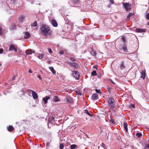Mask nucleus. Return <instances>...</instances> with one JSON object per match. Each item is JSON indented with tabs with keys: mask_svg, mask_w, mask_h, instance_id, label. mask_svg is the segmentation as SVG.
Masks as SVG:
<instances>
[{
	"mask_svg": "<svg viewBox=\"0 0 149 149\" xmlns=\"http://www.w3.org/2000/svg\"><path fill=\"white\" fill-rule=\"evenodd\" d=\"M41 33L45 36L50 34V28L47 25H43L40 29Z\"/></svg>",
	"mask_w": 149,
	"mask_h": 149,
	"instance_id": "1",
	"label": "nucleus"
},
{
	"mask_svg": "<svg viewBox=\"0 0 149 149\" xmlns=\"http://www.w3.org/2000/svg\"><path fill=\"white\" fill-rule=\"evenodd\" d=\"M11 8L15 9L20 6L22 4L21 0H11Z\"/></svg>",
	"mask_w": 149,
	"mask_h": 149,
	"instance_id": "2",
	"label": "nucleus"
},
{
	"mask_svg": "<svg viewBox=\"0 0 149 149\" xmlns=\"http://www.w3.org/2000/svg\"><path fill=\"white\" fill-rule=\"evenodd\" d=\"M108 104L109 107L112 109H113L115 107V103L114 99L112 98H108L107 100Z\"/></svg>",
	"mask_w": 149,
	"mask_h": 149,
	"instance_id": "3",
	"label": "nucleus"
},
{
	"mask_svg": "<svg viewBox=\"0 0 149 149\" xmlns=\"http://www.w3.org/2000/svg\"><path fill=\"white\" fill-rule=\"evenodd\" d=\"M123 5L126 11H130L131 9V4L129 3H123Z\"/></svg>",
	"mask_w": 149,
	"mask_h": 149,
	"instance_id": "4",
	"label": "nucleus"
},
{
	"mask_svg": "<svg viewBox=\"0 0 149 149\" xmlns=\"http://www.w3.org/2000/svg\"><path fill=\"white\" fill-rule=\"evenodd\" d=\"M27 93H30L31 92H32V95L34 99L36 100L38 98V95L37 94L33 91L31 90H28L26 91Z\"/></svg>",
	"mask_w": 149,
	"mask_h": 149,
	"instance_id": "5",
	"label": "nucleus"
},
{
	"mask_svg": "<svg viewBox=\"0 0 149 149\" xmlns=\"http://www.w3.org/2000/svg\"><path fill=\"white\" fill-rule=\"evenodd\" d=\"M72 75L76 79H78L79 77V73L77 71H72Z\"/></svg>",
	"mask_w": 149,
	"mask_h": 149,
	"instance_id": "6",
	"label": "nucleus"
},
{
	"mask_svg": "<svg viewBox=\"0 0 149 149\" xmlns=\"http://www.w3.org/2000/svg\"><path fill=\"white\" fill-rule=\"evenodd\" d=\"M8 50L9 51L14 50L15 52H17V48L13 44H11L10 45Z\"/></svg>",
	"mask_w": 149,
	"mask_h": 149,
	"instance_id": "7",
	"label": "nucleus"
},
{
	"mask_svg": "<svg viewBox=\"0 0 149 149\" xmlns=\"http://www.w3.org/2000/svg\"><path fill=\"white\" fill-rule=\"evenodd\" d=\"M31 36V35L30 33L28 32H24V38L25 39H27L30 38Z\"/></svg>",
	"mask_w": 149,
	"mask_h": 149,
	"instance_id": "8",
	"label": "nucleus"
},
{
	"mask_svg": "<svg viewBox=\"0 0 149 149\" xmlns=\"http://www.w3.org/2000/svg\"><path fill=\"white\" fill-rule=\"evenodd\" d=\"M25 52L27 54L29 55L31 54L32 53H35V51L31 49H28Z\"/></svg>",
	"mask_w": 149,
	"mask_h": 149,
	"instance_id": "9",
	"label": "nucleus"
},
{
	"mask_svg": "<svg viewBox=\"0 0 149 149\" xmlns=\"http://www.w3.org/2000/svg\"><path fill=\"white\" fill-rule=\"evenodd\" d=\"M146 30L145 29H140L139 28H136L135 31L138 33L145 32L146 31Z\"/></svg>",
	"mask_w": 149,
	"mask_h": 149,
	"instance_id": "10",
	"label": "nucleus"
},
{
	"mask_svg": "<svg viewBox=\"0 0 149 149\" xmlns=\"http://www.w3.org/2000/svg\"><path fill=\"white\" fill-rule=\"evenodd\" d=\"M51 23L52 25L54 27H57L58 26V24L56 20L53 19L51 21Z\"/></svg>",
	"mask_w": 149,
	"mask_h": 149,
	"instance_id": "11",
	"label": "nucleus"
},
{
	"mask_svg": "<svg viewBox=\"0 0 149 149\" xmlns=\"http://www.w3.org/2000/svg\"><path fill=\"white\" fill-rule=\"evenodd\" d=\"M50 98L49 96H47L43 98L42 100L43 101V103L44 104H46L47 102V100Z\"/></svg>",
	"mask_w": 149,
	"mask_h": 149,
	"instance_id": "12",
	"label": "nucleus"
},
{
	"mask_svg": "<svg viewBox=\"0 0 149 149\" xmlns=\"http://www.w3.org/2000/svg\"><path fill=\"white\" fill-rule=\"evenodd\" d=\"M69 63L71 65L76 68H77L79 66L78 64L77 63L70 62Z\"/></svg>",
	"mask_w": 149,
	"mask_h": 149,
	"instance_id": "13",
	"label": "nucleus"
},
{
	"mask_svg": "<svg viewBox=\"0 0 149 149\" xmlns=\"http://www.w3.org/2000/svg\"><path fill=\"white\" fill-rule=\"evenodd\" d=\"M55 118L53 116H52L49 118L48 120V122L51 123L52 124L54 122Z\"/></svg>",
	"mask_w": 149,
	"mask_h": 149,
	"instance_id": "14",
	"label": "nucleus"
},
{
	"mask_svg": "<svg viewBox=\"0 0 149 149\" xmlns=\"http://www.w3.org/2000/svg\"><path fill=\"white\" fill-rule=\"evenodd\" d=\"M91 98L93 100H97L98 98V95L96 93L92 95Z\"/></svg>",
	"mask_w": 149,
	"mask_h": 149,
	"instance_id": "15",
	"label": "nucleus"
},
{
	"mask_svg": "<svg viewBox=\"0 0 149 149\" xmlns=\"http://www.w3.org/2000/svg\"><path fill=\"white\" fill-rule=\"evenodd\" d=\"M60 100V99L57 96H54L53 99V101L55 102H57Z\"/></svg>",
	"mask_w": 149,
	"mask_h": 149,
	"instance_id": "16",
	"label": "nucleus"
},
{
	"mask_svg": "<svg viewBox=\"0 0 149 149\" xmlns=\"http://www.w3.org/2000/svg\"><path fill=\"white\" fill-rule=\"evenodd\" d=\"M120 69L121 70H123L125 68L124 63H123V62H121V64H120Z\"/></svg>",
	"mask_w": 149,
	"mask_h": 149,
	"instance_id": "17",
	"label": "nucleus"
},
{
	"mask_svg": "<svg viewBox=\"0 0 149 149\" xmlns=\"http://www.w3.org/2000/svg\"><path fill=\"white\" fill-rule=\"evenodd\" d=\"M141 76L140 77L141 78H142L143 79H144L145 77V73L143 71H142L141 72Z\"/></svg>",
	"mask_w": 149,
	"mask_h": 149,
	"instance_id": "18",
	"label": "nucleus"
},
{
	"mask_svg": "<svg viewBox=\"0 0 149 149\" xmlns=\"http://www.w3.org/2000/svg\"><path fill=\"white\" fill-rule=\"evenodd\" d=\"M123 126L125 129L126 130V132H127L128 131V129L127 127V123H123Z\"/></svg>",
	"mask_w": 149,
	"mask_h": 149,
	"instance_id": "19",
	"label": "nucleus"
},
{
	"mask_svg": "<svg viewBox=\"0 0 149 149\" xmlns=\"http://www.w3.org/2000/svg\"><path fill=\"white\" fill-rule=\"evenodd\" d=\"M10 29H16V26L15 24H12L10 26Z\"/></svg>",
	"mask_w": 149,
	"mask_h": 149,
	"instance_id": "20",
	"label": "nucleus"
},
{
	"mask_svg": "<svg viewBox=\"0 0 149 149\" xmlns=\"http://www.w3.org/2000/svg\"><path fill=\"white\" fill-rule=\"evenodd\" d=\"M91 54L93 56H95L96 55V53L95 51H94L93 49H91V50L90 51Z\"/></svg>",
	"mask_w": 149,
	"mask_h": 149,
	"instance_id": "21",
	"label": "nucleus"
},
{
	"mask_svg": "<svg viewBox=\"0 0 149 149\" xmlns=\"http://www.w3.org/2000/svg\"><path fill=\"white\" fill-rule=\"evenodd\" d=\"M49 68L53 74L56 73V72L52 67H49Z\"/></svg>",
	"mask_w": 149,
	"mask_h": 149,
	"instance_id": "22",
	"label": "nucleus"
},
{
	"mask_svg": "<svg viewBox=\"0 0 149 149\" xmlns=\"http://www.w3.org/2000/svg\"><path fill=\"white\" fill-rule=\"evenodd\" d=\"M84 113H86L87 114H88L91 117H92L93 116V114H91L90 113L88 112V110H87V109H85L84 110Z\"/></svg>",
	"mask_w": 149,
	"mask_h": 149,
	"instance_id": "23",
	"label": "nucleus"
},
{
	"mask_svg": "<svg viewBox=\"0 0 149 149\" xmlns=\"http://www.w3.org/2000/svg\"><path fill=\"white\" fill-rule=\"evenodd\" d=\"M13 129V127L11 126L10 125L8 128V130L10 132L12 131Z\"/></svg>",
	"mask_w": 149,
	"mask_h": 149,
	"instance_id": "24",
	"label": "nucleus"
},
{
	"mask_svg": "<svg viewBox=\"0 0 149 149\" xmlns=\"http://www.w3.org/2000/svg\"><path fill=\"white\" fill-rule=\"evenodd\" d=\"M97 75V74L96 73V71L95 70H93L92 72H91V75L93 76H96Z\"/></svg>",
	"mask_w": 149,
	"mask_h": 149,
	"instance_id": "25",
	"label": "nucleus"
},
{
	"mask_svg": "<svg viewBox=\"0 0 149 149\" xmlns=\"http://www.w3.org/2000/svg\"><path fill=\"white\" fill-rule=\"evenodd\" d=\"M67 101L70 103H71L72 102L73 100L72 98L70 97H68L67 98Z\"/></svg>",
	"mask_w": 149,
	"mask_h": 149,
	"instance_id": "26",
	"label": "nucleus"
},
{
	"mask_svg": "<svg viewBox=\"0 0 149 149\" xmlns=\"http://www.w3.org/2000/svg\"><path fill=\"white\" fill-rule=\"evenodd\" d=\"M134 14V12H131V13H130L128 15L127 17V19H129V18H130V17H131L132 15H133Z\"/></svg>",
	"mask_w": 149,
	"mask_h": 149,
	"instance_id": "27",
	"label": "nucleus"
},
{
	"mask_svg": "<svg viewBox=\"0 0 149 149\" xmlns=\"http://www.w3.org/2000/svg\"><path fill=\"white\" fill-rule=\"evenodd\" d=\"M77 146L75 144H72L70 146V148L72 149H75L77 147Z\"/></svg>",
	"mask_w": 149,
	"mask_h": 149,
	"instance_id": "28",
	"label": "nucleus"
},
{
	"mask_svg": "<svg viewBox=\"0 0 149 149\" xmlns=\"http://www.w3.org/2000/svg\"><path fill=\"white\" fill-rule=\"evenodd\" d=\"M25 18V16L24 15H22L19 18L20 21L21 22L23 21L24 20V19Z\"/></svg>",
	"mask_w": 149,
	"mask_h": 149,
	"instance_id": "29",
	"label": "nucleus"
},
{
	"mask_svg": "<svg viewBox=\"0 0 149 149\" xmlns=\"http://www.w3.org/2000/svg\"><path fill=\"white\" fill-rule=\"evenodd\" d=\"M37 26V22L36 21L34 22L33 23L31 24V26L33 27H35Z\"/></svg>",
	"mask_w": 149,
	"mask_h": 149,
	"instance_id": "30",
	"label": "nucleus"
},
{
	"mask_svg": "<svg viewBox=\"0 0 149 149\" xmlns=\"http://www.w3.org/2000/svg\"><path fill=\"white\" fill-rule=\"evenodd\" d=\"M123 49L125 52H127V47L125 46H124L123 47Z\"/></svg>",
	"mask_w": 149,
	"mask_h": 149,
	"instance_id": "31",
	"label": "nucleus"
},
{
	"mask_svg": "<svg viewBox=\"0 0 149 149\" xmlns=\"http://www.w3.org/2000/svg\"><path fill=\"white\" fill-rule=\"evenodd\" d=\"M3 33V29L1 25H0V35H1Z\"/></svg>",
	"mask_w": 149,
	"mask_h": 149,
	"instance_id": "32",
	"label": "nucleus"
},
{
	"mask_svg": "<svg viewBox=\"0 0 149 149\" xmlns=\"http://www.w3.org/2000/svg\"><path fill=\"white\" fill-rule=\"evenodd\" d=\"M109 122L112 124H114L115 123V121L113 119H111L109 120Z\"/></svg>",
	"mask_w": 149,
	"mask_h": 149,
	"instance_id": "33",
	"label": "nucleus"
},
{
	"mask_svg": "<svg viewBox=\"0 0 149 149\" xmlns=\"http://www.w3.org/2000/svg\"><path fill=\"white\" fill-rule=\"evenodd\" d=\"M44 56L42 54H39L38 56V57L40 59L42 58Z\"/></svg>",
	"mask_w": 149,
	"mask_h": 149,
	"instance_id": "34",
	"label": "nucleus"
},
{
	"mask_svg": "<svg viewBox=\"0 0 149 149\" xmlns=\"http://www.w3.org/2000/svg\"><path fill=\"white\" fill-rule=\"evenodd\" d=\"M95 91L97 93H100V94L102 93V92L100 91V89H96L95 90Z\"/></svg>",
	"mask_w": 149,
	"mask_h": 149,
	"instance_id": "35",
	"label": "nucleus"
},
{
	"mask_svg": "<svg viewBox=\"0 0 149 149\" xmlns=\"http://www.w3.org/2000/svg\"><path fill=\"white\" fill-rule=\"evenodd\" d=\"M136 135L137 136L138 138H139V137H141V136L142 134L140 133H137L136 134Z\"/></svg>",
	"mask_w": 149,
	"mask_h": 149,
	"instance_id": "36",
	"label": "nucleus"
},
{
	"mask_svg": "<svg viewBox=\"0 0 149 149\" xmlns=\"http://www.w3.org/2000/svg\"><path fill=\"white\" fill-rule=\"evenodd\" d=\"M74 4H76L79 3L80 2V0H74Z\"/></svg>",
	"mask_w": 149,
	"mask_h": 149,
	"instance_id": "37",
	"label": "nucleus"
},
{
	"mask_svg": "<svg viewBox=\"0 0 149 149\" xmlns=\"http://www.w3.org/2000/svg\"><path fill=\"white\" fill-rule=\"evenodd\" d=\"M64 147V145L63 144L61 143L60 145L59 148L60 149H63Z\"/></svg>",
	"mask_w": 149,
	"mask_h": 149,
	"instance_id": "38",
	"label": "nucleus"
},
{
	"mask_svg": "<svg viewBox=\"0 0 149 149\" xmlns=\"http://www.w3.org/2000/svg\"><path fill=\"white\" fill-rule=\"evenodd\" d=\"M18 93L20 95H24V93L23 91H19Z\"/></svg>",
	"mask_w": 149,
	"mask_h": 149,
	"instance_id": "39",
	"label": "nucleus"
},
{
	"mask_svg": "<svg viewBox=\"0 0 149 149\" xmlns=\"http://www.w3.org/2000/svg\"><path fill=\"white\" fill-rule=\"evenodd\" d=\"M64 52L63 50L60 51L59 54L61 55H62L64 54Z\"/></svg>",
	"mask_w": 149,
	"mask_h": 149,
	"instance_id": "40",
	"label": "nucleus"
},
{
	"mask_svg": "<svg viewBox=\"0 0 149 149\" xmlns=\"http://www.w3.org/2000/svg\"><path fill=\"white\" fill-rule=\"evenodd\" d=\"M70 59L74 62L76 61V60L74 58L72 57H70Z\"/></svg>",
	"mask_w": 149,
	"mask_h": 149,
	"instance_id": "41",
	"label": "nucleus"
},
{
	"mask_svg": "<svg viewBox=\"0 0 149 149\" xmlns=\"http://www.w3.org/2000/svg\"><path fill=\"white\" fill-rule=\"evenodd\" d=\"M146 17L147 19H149V13H148L146 15Z\"/></svg>",
	"mask_w": 149,
	"mask_h": 149,
	"instance_id": "42",
	"label": "nucleus"
},
{
	"mask_svg": "<svg viewBox=\"0 0 149 149\" xmlns=\"http://www.w3.org/2000/svg\"><path fill=\"white\" fill-rule=\"evenodd\" d=\"M48 52H49V53L50 54L52 53V51L51 49H48Z\"/></svg>",
	"mask_w": 149,
	"mask_h": 149,
	"instance_id": "43",
	"label": "nucleus"
},
{
	"mask_svg": "<svg viewBox=\"0 0 149 149\" xmlns=\"http://www.w3.org/2000/svg\"><path fill=\"white\" fill-rule=\"evenodd\" d=\"M145 147L146 148H149V144H147L146 145Z\"/></svg>",
	"mask_w": 149,
	"mask_h": 149,
	"instance_id": "44",
	"label": "nucleus"
},
{
	"mask_svg": "<svg viewBox=\"0 0 149 149\" xmlns=\"http://www.w3.org/2000/svg\"><path fill=\"white\" fill-rule=\"evenodd\" d=\"M3 49L2 48H1L0 49V54H1L3 52Z\"/></svg>",
	"mask_w": 149,
	"mask_h": 149,
	"instance_id": "45",
	"label": "nucleus"
},
{
	"mask_svg": "<svg viewBox=\"0 0 149 149\" xmlns=\"http://www.w3.org/2000/svg\"><path fill=\"white\" fill-rule=\"evenodd\" d=\"M122 39L123 41H125V38L124 37H122Z\"/></svg>",
	"mask_w": 149,
	"mask_h": 149,
	"instance_id": "46",
	"label": "nucleus"
},
{
	"mask_svg": "<svg viewBox=\"0 0 149 149\" xmlns=\"http://www.w3.org/2000/svg\"><path fill=\"white\" fill-rule=\"evenodd\" d=\"M111 89H112V88H108V91L109 92V93L110 92V91L111 90Z\"/></svg>",
	"mask_w": 149,
	"mask_h": 149,
	"instance_id": "47",
	"label": "nucleus"
},
{
	"mask_svg": "<svg viewBox=\"0 0 149 149\" xmlns=\"http://www.w3.org/2000/svg\"><path fill=\"white\" fill-rule=\"evenodd\" d=\"M102 146L104 148L105 146V145L104 143H102Z\"/></svg>",
	"mask_w": 149,
	"mask_h": 149,
	"instance_id": "48",
	"label": "nucleus"
},
{
	"mask_svg": "<svg viewBox=\"0 0 149 149\" xmlns=\"http://www.w3.org/2000/svg\"><path fill=\"white\" fill-rule=\"evenodd\" d=\"M29 73H32L33 72L31 69H29Z\"/></svg>",
	"mask_w": 149,
	"mask_h": 149,
	"instance_id": "49",
	"label": "nucleus"
},
{
	"mask_svg": "<svg viewBox=\"0 0 149 149\" xmlns=\"http://www.w3.org/2000/svg\"><path fill=\"white\" fill-rule=\"evenodd\" d=\"M37 77L39 79H40L41 80L42 79L41 77H40V75H38Z\"/></svg>",
	"mask_w": 149,
	"mask_h": 149,
	"instance_id": "50",
	"label": "nucleus"
},
{
	"mask_svg": "<svg viewBox=\"0 0 149 149\" xmlns=\"http://www.w3.org/2000/svg\"><path fill=\"white\" fill-rule=\"evenodd\" d=\"M110 2L111 3V4H113V0H109Z\"/></svg>",
	"mask_w": 149,
	"mask_h": 149,
	"instance_id": "51",
	"label": "nucleus"
},
{
	"mask_svg": "<svg viewBox=\"0 0 149 149\" xmlns=\"http://www.w3.org/2000/svg\"><path fill=\"white\" fill-rule=\"evenodd\" d=\"M47 146H49V145H50V143H49V142L47 143Z\"/></svg>",
	"mask_w": 149,
	"mask_h": 149,
	"instance_id": "52",
	"label": "nucleus"
},
{
	"mask_svg": "<svg viewBox=\"0 0 149 149\" xmlns=\"http://www.w3.org/2000/svg\"><path fill=\"white\" fill-rule=\"evenodd\" d=\"M15 77L13 76L12 78V80H13L15 79Z\"/></svg>",
	"mask_w": 149,
	"mask_h": 149,
	"instance_id": "53",
	"label": "nucleus"
},
{
	"mask_svg": "<svg viewBox=\"0 0 149 149\" xmlns=\"http://www.w3.org/2000/svg\"><path fill=\"white\" fill-rule=\"evenodd\" d=\"M131 106L132 107H133V108L134 107V105H133L132 104H131Z\"/></svg>",
	"mask_w": 149,
	"mask_h": 149,
	"instance_id": "54",
	"label": "nucleus"
},
{
	"mask_svg": "<svg viewBox=\"0 0 149 149\" xmlns=\"http://www.w3.org/2000/svg\"><path fill=\"white\" fill-rule=\"evenodd\" d=\"M47 63H49V64H50L51 63V61H48L47 62Z\"/></svg>",
	"mask_w": 149,
	"mask_h": 149,
	"instance_id": "55",
	"label": "nucleus"
},
{
	"mask_svg": "<svg viewBox=\"0 0 149 149\" xmlns=\"http://www.w3.org/2000/svg\"><path fill=\"white\" fill-rule=\"evenodd\" d=\"M93 67L94 68H96V69H97V66H93Z\"/></svg>",
	"mask_w": 149,
	"mask_h": 149,
	"instance_id": "56",
	"label": "nucleus"
},
{
	"mask_svg": "<svg viewBox=\"0 0 149 149\" xmlns=\"http://www.w3.org/2000/svg\"><path fill=\"white\" fill-rule=\"evenodd\" d=\"M111 82L113 84H115L114 83L113 81H111Z\"/></svg>",
	"mask_w": 149,
	"mask_h": 149,
	"instance_id": "57",
	"label": "nucleus"
},
{
	"mask_svg": "<svg viewBox=\"0 0 149 149\" xmlns=\"http://www.w3.org/2000/svg\"><path fill=\"white\" fill-rule=\"evenodd\" d=\"M148 25L149 26V22L148 23Z\"/></svg>",
	"mask_w": 149,
	"mask_h": 149,
	"instance_id": "58",
	"label": "nucleus"
},
{
	"mask_svg": "<svg viewBox=\"0 0 149 149\" xmlns=\"http://www.w3.org/2000/svg\"><path fill=\"white\" fill-rule=\"evenodd\" d=\"M37 54H35V56H37L36 55H37Z\"/></svg>",
	"mask_w": 149,
	"mask_h": 149,
	"instance_id": "59",
	"label": "nucleus"
},
{
	"mask_svg": "<svg viewBox=\"0 0 149 149\" xmlns=\"http://www.w3.org/2000/svg\"><path fill=\"white\" fill-rule=\"evenodd\" d=\"M1 65V64H0V66Z\"/></svg>",
	"mask_w": 149,
	"mask_h": 149,
	"instance_id": "60",
	"label": "nucleus"
}]
</instances>
